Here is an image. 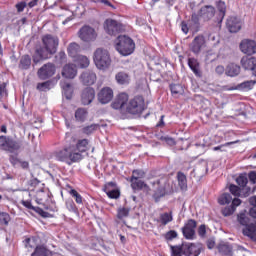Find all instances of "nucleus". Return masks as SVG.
<instances>
[{"label": "nucleus", "mask_w": 256, "mask_h": 256, "mask_svg": "<svg viewBox=\"0 0 256 256\" xmlns=\"http://www.w3.org/2000/svg\"><path fill=\"white\" fill-rule=\"evenodd\" d=\"M57 47H59V38L51 34H47L42 37V45L36 46L35 53L33 55V62L35 64L39 61L49 59L51 55L57 53Z\"/></svg>", "instance_id": "obj_1"}, {"label": "nucleus", "mask_w": 256, "mask_h": 256, "mask_svg": "<svg viewBox=\"0 0 256 256\" xmlns=\"http://www.w3.org/2000/svg\"><path fill=\"white\" fill-rule=\"evenodd\" d=\"M57 161H62L67 165H73V163H78L83 159V154L75 150V146H68L55 153Z\"/></svg>", "instance_id": "obj_2"}, {"label": "nucleus", "mask_w": 256, "mask_h": 256, "mask_svg": "<svg viewBox=\"0 0 256 256\" xmlns=\"http://www.w3.org/2000/svg\"><path fill=\"white\" fill-rule=\"evenodd\" d=\"M115 47L116 51H118L120 55L127 57L128 55H131L133 51H135V42L129 36L120 35L116 40Z\"/></svg>", "instance_id": "obj_3"}, {"label": "nucleus", "mask_w": 256, "mask_h": 256, "mask_svg": "<svg viewBox=\"0 0 256 256\" xmlns=\"http://www.w3.org/2000/svg\"><path fill=\"white\" fill-rule=\"evenodd\" d=\"M94 63L97 69L105 71V69H109L111 66V55L109 51L105 48H98L94 52Z\"/></svg>", "instance_id": "obj_4"}, {"label": "nucleus", "mask_w": 256, "mask_h": 256, "mask_svg": "<svg viewBox=\"0 0 256 256\" xmlns=\"http://www.w3.org/2000/svg\"><path fill=\"white\" fill-rule=\"evenodd\" d=\"M23 147V141L16 140L11 136H0V149L8 153H19Z\"/></svg>", "instance_id": "obj_5"}, {"label": "nucleus", "mask_w": 256, "mask_h": 256, "mask_svg": "<svg viewBox=\"0 0 256 256\" xmlns=\"http://www.w3.org/2000/svg\"><path fill=\"white\" fill-rule=\"evenodd\" d=\"M238 223L244 227L242 233L245 237H249L252 241H256V226L254 223L249 222V217L245 213H240L237 217Z\"/></svg>", "instance_id": "obj_6"}, {"label": "nucleus", "mask_w": 256, "mask_h": 256, "mask_svg": "<svg viewBox=\"0 0 256 256\" xmlns=\"http://www.w3.org/2000/svg\"><path fill=\"white\" fill-rule=\"evenodd\" d=\"M145 110V100L143 96H137L127 105L126 111L130 115H139Z\"/></svg>", "instance_id": "obj_7"}, {"label": "nucleus", "mask_w": 256, "mask_h": 256, "mask_svg": "<svg viewBox=\"0 0 256 256\" xmlns=\"http://www.w3.org/2000/svg\"><path fill=\"white\" fill-rule=\"evenodd\" d=\"M195 251V244L183 242L181 246H171L172 256H191Z\"/></svg>", "instance_id": "obj_8"}, {"label": "nucleus", "mask_w": 256, "mask_h": 256, "mask_svg": "<svg viewBox=\"0 0 256 256\" xmlns=\"http://www.w3.org/2000/svg\"><path fill=\"white\" fill-rule=\"evenodd\" d=\"M78 36L81 41H84V43H91L97 39V31L89 25H84L80 28Z\"/></svg>", "instance_id": "obj_9"}, {"label": "nucleus", "mask_w": 256, "mask_h": 256, "mask_svg": "<svg viewBox=\"0 0 256 256\" xmlns=\"http://www.w3.org/2000/svg\"><path fill=\"white\" fill-rule=\"evenodd\" d=\"M152 186L154 188L153 199L156 203H159V201H161V198L167 195V190L165 189V179H160L152 182Z\"/></svg>", "instance_id": "obj_10"}, {"label": "nucleus", "mask_w": 256, "mask_h": 256, "mask_svg": "<svg viewBox=\"0 0 256 256\" xmlns=\"http://www.w3.org/2000/svg\"><path fill=\"white\" fill-rule=\"evenodd\" d=\"M195 229H197V221L189 219L184 227H182V233L185 239L193 241L195 239Z\"/></svg>", "instance_id": "obj_11"}, {"label": "nucleus", "mask_w": 256, "mask_h": 256, "mask_svg": "<svg viewBox=\"0 0 256 256\" xmlns=\"http://www.w3.org/2000/svg\"><path fill=\"white\" fill-rule=\"evenodd\" d=\"M104 29L108 35H117V33L123 31V25L116 20L107 19L104 22Z\"/></svg>", "instance_id": "obj_12"}, {"label": "nucleus", "mask_w": 256, "mask_h": 256, "mask_svg": "<svg viewBox=\"0 0 256 256\" xmlns=\"http://www.w3.org/2000/svg\"><path fill=\"white\" fill-rule=\"evenodd\" d=\"M55 64L53 63H47L44 64L39 70H38V77L39 79L45 80L49 79V77H53L55 75Z\"/></svg>", "instance_id": "obj_13"}, {"label": "nucleus", "mask_w": 256, "mask_h": 256, "mask_svg": "<svg viewBox=\"0 0 256 256\" xmlns=\"http://www.w3.org/2000/svg\"><path fill=\"white\" fill-rule=\"evenodd\" d=\"M240 50L245 55H255L256 53V42L253 40L245 39L240 43Z\"/></svg>", "instance_id": "obj_14"}, {"label": "nucleus", "mask_w": 256, "mask_h": 256, "mask_svg": "<svg viewBox=\"0 0 256 256\" xmlns=\"http://www.w3.org/2000/svg\"><path fill=\"white\" fill-rule=\"evenodd\" d=\"M113 99V89L110 87H104L98 93V101L102 103V105H107Z\"/></svg>", "instance_id": "obj_15"}, {"label": "nucleus", "mask_w": 256, "mask_h": 256, "mask_svg": "<svg viewBox=\"0 0 256 256\" xmlns=\"http://www.w3.org/2000/svg\"><path fill=\"white\" fill-rule=\"evenodd\" d=\"M205 46V37L196 36L190 44V51L194 53V55H199L201 53V49Z\"/></svg>", "instance_id": "obj_16"}, {"label": "nucleus", "mask_w": 256, "mask_h": 256, "mask_svg": "<svg viewBox=\"0 0 256 256\" xmlns=\"http://www.w3.org/2000/svg\"><path fill=\"white\" fill-rule=\"evenodd\" d=\"M226 27L230 33H238V31H241V20L235 16L229 17Z\"/></svg>", "instance_id": "obj_17"}, {"label": "nucleus", "mask_w": 256, "mask_h": 256, "mask_svg": "<svg viewBox=\"0 0 256 256\" xmlns=\"http://www.w3.org/2000/svg\"><path fill=\"white\" fill-rule=\"evenodd\" d=\"M198 13H199V16L204 21H211V19L215 17V7L211 5L203 6L202 8H200Z\"/></svg>", "instance_id": "obj_18"}, {"label": "nucleus", "mask_w": 256, "mask_h": 256, "mask_svg": "<svg viewBox=\"0 0 256 256\" xmlns=\"http://www.w3.org/2000/svg\"><path fill=\"white\" fill-rule=\"evenodd\" d=\"M255 80H247L244 81L238 85H236L235 87H227L226 86V91H251V89H253V87H255Z\"/></svg>", "instance_id": "obj_19"}, {"label": "nucleus", "mask_w": 256, "mask_h": 256, "mask_svg": "<svg viewBox=\"0 0 256 256\" xmlns=\"http://www.w3.org/2000/svg\"><path fill=\"white\" fill-rule=\"evenodd\" d=\"M93 99H95V89L85 88L81 94L82 105H90V103H93Z\"/></svg>", "instance_id": "obj_20"}, {"label": "nucleus", "mask_w": 256, "mask_h": 256, "mask_svg": "<svg viewBox=\"0 0 256 256\" xmlns=\"http://www.w3.org/2000/svg\"><path fill=\"white\" fill-rule=\"evenodd\" d=\"M80 79L84 85H95L97 74L91 70H87L81 74Z\"/></svg>", "instance_id": "obj_21"}, {"label": "nucleus", "mask_w": 256, "mask_h": 256, "mask_svg": "<svg viewBox=\"0 0 256 256\" xmlns=\"http://www.w3.org/2000/svg\"><path fill=\"white\" fill-rule=\"evenodd\" d=\"M62 77L65 79H75L77 77V68L74 64H66L62 69Z\"/></svg>", "instance_id": "obj_22"}, {"label": "nucleus", "mask_w": 256, "mask_h": 256, "mask_svg": "<svg viewBox=\"0 0 256 256\" xmlns=\"http://www.w3.org/2000/svg\"><path fill=\"white\" fill-rule=\"evenodd\" d=\"M241 205V199L234 198L232 201L231 206H226L221 210V213L224 217H230V215H233L235 213V210L237 207Z\"/></svg>", "instance_id": "obj_23"}, {"label": "nucleus", "mask_w": 256, "mask_h": 256, "mask_svg": "<svg viewBox=\"0 0 256 256\" xmlns=\"http://www.w3.org/2000/svg\"><path fill=\"white\" fill-rule=\"evenodd\" d=\"M188 67L191 69V71L196 75L197 77L201 78L203 77V72L201 71V64L199 61L195 58H189L188 59Z\"/></svg>", "instance_id": "obj_24"}, {"label": "nucleus", "mask_w": 256, "mask_h": 256, "mask_svg": "<svg viewBox=\"0 0 256 256\" xmlns=\"http://www.w3.org/2000/svg\"><path fill=\"white\" fill-rule=\"evenodd\" d=\"M241 65L246 71H253L256 67V58L244 56L241 59Z\"/></svg>", "instance_id": "obj_25"}, {"label": "nucleus", "mask_w": 256, "mask_h": 256, "mask_svg": "<svg viewBox=\"0 0 256 256\" xmlns=\"http://www.w3.org/2000/svg\"><path fill=\"white\" fill-rule=\"evenodd\" d=\"M129 101V96L126 93L118 95L117 99L112 103L113 109H123Z\"/></svg>", "instance_id": "obj_26"}, {"label": "nucleus", "mask_w": 256, "mask_h": 256, "mask_svg": "<svg viewBox=\"0 0 256 256\" xmlns=\"http://www.w3.org/2000/svg\"><path fill=\"white\" fill-rule=\"evenodd\" d=\"M218 253L223 256H233V246L227 242H221L217 245Z\"/></svg>", "instance_id": "obj_27"}, {"label": "nucleus", "mask_w": 256, "mask_h": 256, "mask_svg": "<svg viewBox=\"0 0 256 256\" xmlns=\"http://www.w3.org/2000/svg\"><path fill=\"white\" fill-rule=\"evenodd\" d=\"M199 12L196 14L195 12L192 13L191 19L188 21V25L190 29H193L196 33L201 29V22L199 21Z\"/></svg>", "instance_id": "obj_28"}, {"label": "nucleus", "mask_w": 256, "mask_h": 256, "mask_svg": "<svg viewBox=\"0 0 256 256\" xmlns=\"http://www.w3.org/2000/svg\"><path fill=\"white\" fill-rule=\"evenodd\" d=\"M21 204L26 207V209H31L32 211H35V213H38V215H41V217H47L49 213L45 212L42 208L40 207H35L33 204H31V201L28 200H22Z\"/></svg>", "instance_id": "obj_29"}, {"label": "nucleus", "mask_w": 256, "mask_h": 256, "mask_svg": "<svg viewBox=\"0 0 256 256\" xmlns=\"http://www.w3.org/2000/svg\"><path fill=\"white\" fill-rule=\"evenodd\" d=\"M67 52L69 57L75 59L79 56V53L81 52V46L75 42H72L68 45Z\"/></svg>", "instance_id": "obj_30"}, {"label": "nucleus", "mask_w": 256, "mask_h": 256, "mask_svg": "<svg viewBox=\"0 0 256 256\" xmlns=\"http://www.w3.org/2000/svg\"><path fill=\"white\" fill-rule=\"evenodd\" d=\"M60 87L63 91V95L66 97V99H71L73 97V86L69 84V82L61 81Z\"/></svg>", "instance_id": "obj_31"}, {"label": "nucleus", "mask_w": 256, "mask_h": 256, "mask_svg": "<svg viewBox=\"0 0 256 256\" xmlns=\"http://www.w3.org/2000/svg\"><path fill=\"white\" fill-rule=\"evenodd\" d=\"M115 79L119 85H129V82L131 81V77L127 72H118Z\"/></svg>", "instance_id": "obj_32"}, {"label": "nucleus", "mask_w": 256, "mask_h": 256, "mask_svg": "<svg viewBox=\"0 0 256 256\" xmlns=\"http://www.w3.org/2000/svg\"><path fill=\"white\" fill-rule=\"evenodd\" d=\"M239 73H241V67L237 64H229L225 72L228 77H237Z\"/></svg>", "instance_id": "obj_33"}, {"label": "nucleus", "mask_w": 256, "mask_h": 256, "mask_svg": "<svg viewBox=\"0 0 256 256\" xmlns=\"http://www.w3.org/2000/svg\"><path fill=\"white\" fill-rule=\"evenodd\" d=\"M73 61L81 69H86V67H89V63H90L89 58H87V56L80 55V54L78 55V57L74 58Z\"/></svg>", "instance_id": "obj_34"}, {"label": "nucleus", "mask_w": 256, "mask_h": 256, "mask_svg": "<svg viewBox=\"0 0 256 256\" xmlns=\"http://www.w3.org/2000/svg\"><path fill=\"white\" fill-rule=\"evenodd\" d=\"M88 145H89V140L87 139L78 140L76 146H74V149L76 153H80L81 155V153H85V151H87Z\"/></svg>", "instance_id": "obj_35"}, {"label": "nucleus", "mask_w": 256, "mask_h": 256, "mask_svg": "<svg viewBox=\"0 0 256 256\" xmlns=\"http://www.w3.org/2000/svg\"><path fill=\"white\" fill-rule=\"evenodd\" d=\"M131 187L134 191H141V189H149V186L142 180H130Z\"/></svg>", "instance_id": "obj_36"}, {"label": "nucleus", "mask_w": 256, "mask_h": 256, "mask_svg": "<svg viewBox=\"0 0 256 256\" xmlns=\"http://www.w3.org/2000/svg\"><path fill=\"white\" fill-rule=\"evenodd\" d=\"M177 181L182 191H187V176L183 172L177 173Z\"/></svg>", "instance_id": "obj_37"}, {"label": "nucleus", "mask_w": 256, "mask_h": 256, "mask_svg": "<svg viewBox=\"0 0 256 256\" xmlns=\"http://www.w3.org/2000/svg\"><path fill=\"white\" fill-rule=\"evenodd\" d=\"M19 69L27 70L29 67H31V56L29 55H23L20 58V63L18 65Z\"/></svg>", "instance_id": "obj_38"}, {"label": "nucleus", "mask_w": 256, "mask_h": 256, "mask_svg": "<svg viewBox=\"0 0 256 256\" xmlns=\"http://www.w3.org/2000/svg\"><path fill=\"white\" fill-rule=\"evenodd\" d=\"M76 121L83 123L87 119V110L85 108H79L75 112Z\"/></svg>", "instance_id": "obj_39"}, {"label": "nucleus", "mask_w": 256, "mask_h": 256, "mask_svg": "<svg viewBox=\"0 0 256 256\" xmlns=\"http://www.w3.org/2000/svg\"><path fill=\"white\" fill-rule=\"evenodd\" d=\"M207 171H209V168L207 167V163L198 166L197 168H195L192 171V175H198V177H203V175H205L207 173Z\"/></svg>", "instance_id": "obj_40"}, {"label": "nucleus", "mask_w": 256, "mask_h": 256, "mask_svg": "<svg viewBox=\"0 0 256 256\" xmlns=\"http://www.w3.org/2000/svg\"><path fill=\"white\" fill-rule=\"evenodd\" d=\"M231 201H233V197L229 193H224L218 198V203L220 205H229Z\"/></svg>", "instance_id": "obj_41"}, {"label": "nucleus", "mask_w": 256, "mask_h": 256, "mask_svg": "<svg viewBox=\"0 0 256 256\" xmlns=\"http://www.w3.org/2000/svg\"><path fill=\"white\" fill-rule=\"evenodd\" d=\"M217 9L219 11L220 21H223V19L225 17V13L227 11V6L225 5V2L218 1L217 2Z\"/></svg>", "instance_id": "obj_42"}, {"label": "nucleus", "mask_w": 256, "mask_h": 256, "mask_svg": "<svg viewBox=\"0 0 256 256\" xmlns=\"http://www.w3.org/2000/svg\"><path fill=\"white\" fill-rule=\"evenodd\" d=\"M97 129H99V124H91L84 127L82 133H84V135H93Z\"/></svg>", "instance_id": "obj_43"}, {"label": "nucleus", "mask_w": 256, "mask_h": 256, "mask_svg": "<svg viewBox=\"0 0 256 256\" xmlns=\"http://www.w3.org/2000/svg\"><path fill=\"white\" fill-rule=\"evenodd\" d=\"M171 221H173V215H171V213L165 212L160 214V223H162V225H167L171 223Z\"/></svg>", "instance_id": "obj_44"}, {"label": "nucleus", "mask_w": 256, "mask_h": 256, "mask_svg": "<svg viewBox=\"0 0 256 256\" xmlns=\"http://www.w3.org/2000/svg\"><path fill=\"white\" fill-rule=\"evenodd\" d=\"M31 256H47V248L43 245L37 246Z\"/></svg>", "instance_id": "obj_45"}, {"label": "nucleus", "mask_w": 256, "mask_h": 256, "mask_svg": "<svg viewBox=\"0 0 256 256\" xmlns=\"http://www.w3.org/2000/svg\"><path fill=\"white\" fill-rule=\"evenodd\" d=\"M137 179H145V171L143 170H133L132 171V176L130 180H137Z\"/></svg>", "instance_id": "obj_46"}, {"label": "nucleus", "mask_w": 256, "mask_h": 256, "mask_svg": "<svg viewBox=\"0 0 256 256\" xmlns=\"http://www.w3.org/2000/svg\"><path fill=\"white\" fill-rule=\"evenodd\" d=\"M170 91L172 95H181L183 93V87L179 84H171Z\"/></svg>", "instance_id": "obj_47"}, {"label": "nucleus", "mask_w": 256, "mask_h": 256, "mask_svg": "<svg viewBox=\"0 0 256 256\" xmlns=\"http://www.w3.org/2000/svg\"><path fill=\"white\" fill-rule=\"evenodd\" d=\"M237 185L239 187H246L247 183H249V179L247 178V175L241 174L237 179H236Z\"/></svg>", "instance_id": "obj_48"}, {"label": "nucleus", "mask_w": 256, "mask_h": 256, "mask_svg": "<svg viewBox=\"0 0 256 256\" xmlns=\"http://www.w3.org/2000/svg\"><path fill=\"white\" fill-rule=\"evenodd\" d=\"M9 221H11V216L7 212L0 213V223L2 225H9Z\"/></svg>", "instance_id": "obj_49"}, {"label": "nucleus", "mask_w": 256, "mask_h": 256, "mask_svg": "<svg viewBox=\"0 0 256 256\" xmlns=\"http://www.w3.org/2000/svg\"><path fill=\"white\" fill-rule=\"evenodd\" d=\"M117 217L118 219H125V217H129V209L125 207L119 208Z\"/></svg>", "instance_id": "obj_50"}, {"label": "nucleus", "mask_w": 256, "mask_h": 256, "mask_svg": "<svg viewBox=\"0 0 256 256\" xmlns=\"http://www.w3.org/2000/svg\"><path fill=\"white\" fill-rule=\"evenodd\" d=\"M198 235L201 239L207 238V226L205 224H201L198 227Z\"/></svg>", "instance_id": "obj_51"}, {"label": "nucleus", "mask_w": 256, "mask_h": 256, "mask_svg": "<svg viewBox=\"0 0 256 256\" xmlns=\"http://www.w3.org/2000/svg\"><path fill=\"white\" fill-rule=\"evenodd\" d=\"M38 91H49L51 89V82L46 81L37 84Z\"/></svg>", "instance_id": "obj_52"}, {"label": "nucleus", "mask_w": 256, "mask_h": 256, "mask_svg": "<svg viewBox=\"0 0 256 256\" xmlns=\"http://www.w3.org/2000/svg\"><path fill=\"white\" fill-rule=\"evenodd\" d=\"M70 195L75 198L76 203H78L79 205L83 203V197H81V194H79L77 190L75 189L70 190Z\"/></svg>", "instance_id": "obj_53"}, {"label": "nucleus", "mask_w": 256, "mask_h": 256, "mask_svg": "<svg viewBox=\"0 0 256 256\" xmlns=\"http://www.w3.org/2000/svg\"><path fill=\"white\" fill-rule=\"evenodd\" d=\"M235 143H239V140L233 141V142H227L225 144H222L220 146H216L213 148V151H226L225 147H229L230 145H235Z\"/></svg>", "instance_id": "obj_54"}, {"label": "nucleus", "mask_w": 256, "mask_h": 256, "mask_svg": "<svg viewBox=\"0 0 256 256\" xmlns=\"http://www.w3.org/2000/svg\"><path fill=\"white\" fill-rule=\"evenodd\" d=\"M229 191L230 193H232V195H234L235 197H239V195H241V188H239L237 185L232 184L229 187Z\"/></svg>", "instance_id": "obj_55"}, {"label": "nucleus", "mask_w": 256, "mask_h": 256, "mask_svg": "<svg viewBox=\"0 0 256 256\" xmlns=\"http://www.w3.org/2000/svg\"><path fill=\"white\" fill-rule=\"evenodd\" d=\"M106 194L110 199H119V190L117 189H112V190H106Z\"/></svg>", "instance_id": "obj_56"}, {"label": "nucleus", "mask_w": 256, "mask_h": 256, "mask_svg": "<svg viewBox=\"0 0 256 256\" xmlns=\"http://www.w3.org/2000/svg\"><path fill=\"white\" fill-rule=\"evenodd\" d=\"M9 161L12 165V167H19V164L21 163V159L17 157V155H10Z\"/></svg>", "instance_id": "obj_57"}, {"label": "nucleus", "mask_w": 256, "mask_h": 256, "mask_svg": "<svg viewBox=\"0 0 256 256\" xmlns=\"http://www.w3.org/2000/svg\"><path fill=\"white\" fill-rule=\"evenodd\" d=\"M166 241H173V239H177V231L170 230L165 234Z\"/></svg>", "instance_id": "obj_58"}, {"label": "nucleus", "mask_w": 256, "mask_h": 256, "mask_svg": "<svg viewBox=\"0 0 256 256\" xmlns=\"http://www.w3.org/2000/svg\"><path fill=\"white\" fill-rule=\"evenodd\" d=\"M66 207H67L68 211H71L72 213L77 212V206H75V202H73V200H67Z\"/></svg>", "instance_id": "obj_59"}, {"label": "nucleus", "mask_w": 256, "mask_h": 256, "mask_svg": "<svg viewBox=\"0 0 256 256\" xmlns=\"http://www.w3.org/2000/svg\"><path fill=\"white\" fill-rule=\"evenodd\" d=\"M26 7H27V3H25V2H20V3L16 4V9H17L18 13H23V11L25 10Z\"/></svg>", "instance_id": "obj_60"}, {"label": "nucleus", "mask_w": 256, "mask_h": 256, "mask_svg": "<svg viewBox=\"0 0 256 256\" xmlns=\"http://www.w3.org/2000/svg\"><path fill=\"white\" fill-rule=\"evenodd\" d=\"M19 167H21V169H24V171H29V162L20 160Z\"/></svg>", "instance_id": "obj_61"}, {"label": "nucleus", "mask_w": 256, "mask_h": 256, "mask_svg": "<svg viewBox=\"0 0 256 256\" xmlns=\"http://www.w3.org/2000/svg\"><path fill=\"white\" fill-rule=\"evenodd\" d=\"M206 245L208 249H213L215 247V238H209Z\"/></svg>", "instance_id": "obj_62"}, {"label": "nucleus", "mask_w": 256, "mask_h": 256, "mask_svg": "<svg viewBox=\"0 0 256 256\" xmlns=\"http://www.w3.org/2000/svg\"><path fill=\"white\" fill-rule=\"evenodd\" d=\"M248 177H249L251 183L255 184L256 183V170L250 171L248 174Z\"/></svg>", "instance_id": "obj_63"}, {"label": "nucleus", "mask_w": 256, "mask_h": 256, "mask_svg": "<svg viewBox=\"0 0 256 256\" xmlns=\"http://www.w3.org/2000/svg\"><path fill=\"white\" fill-rule=\"evenodd\" d=\"M250 215L253 217V219H255L254 225L256 226V206H254L250 209Z\"/></svg>", "instance_id": "obj_64"}]
</instances>
